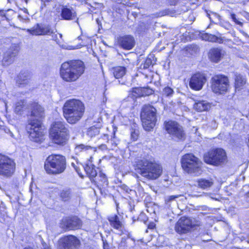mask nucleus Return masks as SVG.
<instances>
[{
  "label": "nucleus",
  "mask_w": 249,
  "mask_h": 249,
  "mask_svg": "<svg viewBox=\"0 0 249 249\" xmlns=\"http://www.w3.org/2000/svg\"><path fill=\"white\" fill-rule=\"evenodd\" d=\"M135 169L143 177L149 180L159 178L162 172V168L148 155L140 157L135 161Z\"/></svg>",
  "instance_id": "obj_1"
},
{
  "label": "nucleus",
  "mask_w": 249,
  "mask_h": 249,
  "mask_svg": "<svg viewBox=\"0 0 249 249\" xmlns=\"http://www.w3.org/2000/svg\"><path fill=\"white\" fill-rule=\"evenodd\" d=\"M29 108L31 114L26 129L30 138L37 141V139L42 135L41 119L45 116L44 109L37 103H32Z\"/></svg>",
  "instance_id": "obj_2"
},
{
  "label": "nucleus",
  "mask_w": 249,
  "mask_h": 249,
  "mask_svg": "<svg viewBox=\"0 0 249 249\" xmlns=\"http://www.w3.org/2000/svg\"><path fill=\"white\" fill-rule=\"evenodd\" d=\"M84 104L80 100L71 99L64 104L63 112L64 118L70 124H75L82 118L85 112Z\"/></svg>",
  "instance_id": "obj_3"
},
{
  "label": "nucleus",
  "mask_w": 249,
  "mask_h": 249,
  "mask_svg": "<svg viewBox=\"0 0 249 249\" xmlns=\"http://www.w3.org/2000/svg\"><path fill=\"white\" fill-rule=\"evenodd\" d=\"M68 125L64 121H56L51 125L50 129V137L55 144L65 145L70 138Z\"/></svg>",
  "instance_id": "obj_4"
},
{
  "label": "nucleus",
  "mask_w": 249,
  "mask_h": 249,
  "mask_svg": "<svg viewBox=\"0 0 249 249\" xmlns=\"http://www.w3.org/2000/svg\"><path fill=\"white\" fill-rule=\"evenodd\" d=\"M65 157L61 155L49 156L44 163V169L48 174L57 175L63 173L66 169Z\"/></svg>",
  "instance_id": "obj_5"
},
{
  "label": "nucleus",
  "mask_w": 249,
  "mask_h": 249,
  "mask_svg": "<svg viewBox=\"0 0 249 249\" xmlns=\"http://www.w3.org/2000/svg\"><path fill=\"white\" fill-rule=\"evenodd\" d=\"M85 65L83 61L70 60L62 64L60 69L61 78H79L85 71Z\"/></svg>",
  "instance_id": "obj_6"
},
{
  "label": "nucleus",
  "mask_w": 249,
  "mask_h": 249,
  "mask_svg": "<svg viewBox=\"0 0 249 249\" xmlns=\"http://www.w3.org/2000/svg\"><path fill=\"white\" fill-rule=\"evenodd\" d=\"M181 166L186 173L194 176L201 174V161L192 154H186L181 160Z\"/></svg>",
  "instance_id": "obj_7"
},
{
  "label": "nucleus",
  "mask_w": 249,
  "mask_h": 249,
  "mask_svg": "<svg viewBox=\"0 0 249 249\" xmlns=\"http://www.w3.org/2000/svg\"><path fill=\"white\" fill-rule=\"evenodd\" d=\"M157 110L150 105H145L142 109L141 118L142 126L146 131H150L155 125L157 121Z\"/></svg>",
  "instance_id": "obj_8"
},
{
  "label": "nucleus",
  "mask_w": 249,
  "mask_h": 249,
  "mask_svg": "<svg viewBox=\"0 0 249 249\" xmlns=\"http://www.w3.org/2000/svg\"><path fill=\"white\" fill-rule=\"evenodd\" d=\"M201 225V222L197 219L193 217H181L175 226L176 231L180 234L189 232L191 229Z\"/></svg>",
  "instance_id": "obj_9"
},
{
  "label": "nucleus",
  "mask_w": 249,
  "mask_h": 249,
  "mask_svg": "<svg viewBox=\"0 0 249 249\" xmlns=\"http://www.w3.org/2000/svg\"><path fill=\"white\" fill-rule=\"evenodd\" d=\"M204 161L214 165H218L224 163L226 160V153L224 150L218 148L208 152L204 155Z\"/></svg>",
  "instance_id": "obj_10"
},
{
  "label": "nucleus",
  "mask_w": 249,
  "mask_h": 249,
  "mask_svg": "<svg viewBox=\"0 0 249 249\" xmlns=\"http://www.w3.org/2000/svg\"><path fill=\"white\" fill-rule=\"evenodd\" d=\"M15 167L16 164L12 160L0 154V175L11 177L15 172Z\"/></svg>",
  "instance_id": "obj_11"
},
{
  "label": "nucleus",
  "mask_w": 249,
  "mask_h": 249,
  "mask_svg": "<svg viewBox=\"0 0 249 249\" xmlns=\"http://www.w3.org/2000/svg\"><path fill=\"white\" fill-rule=\"evenodd\" d=\"M164 128L168 134L179 140H183L185 134L183 127L177 122L173 121L165 122Z\"/></svg>",
  "instance_id": "obj_12"
},
{
  "label": "nucleus",
  "mask_w": 249,
  "mask_h": 249,
  "mask_svg": "<svg viewBox=\"0 0 249 249\" xmlns=\"http://www.w3.org/2000/svg\"><path fill=\"white\" fill-rule=\"evenodd\" d=\"M80 240L75 236L70 235L61 237L59 240V249H78Z\"/></svg>",
  "instance_id": "obj_13"
},
{
  "label": "nucleus",
  "mask_w": 249,
  "mask_h": 249,
  "mask_svg": "<svg viewBox=\"0 0 249 249\" xmlns=\"http://www.w3.org/2000/svg\"><path fill=\"white\" fill-rule=\"evenodd\" d=\"M31 34L35 36L51 35L53 38L56 37V35H54L55 31L51 26L45 24H37L30 29H28Z\"/></svg>",
  "instance_id": "obj_14"
},
{
  "label": "nucleus",
  "mask_w": 249,
  "mask_h": 249,
  "mask_svg": "<svg viewBox=\"0 0 249 249\" xmlns=\"http://www.w3.org/2000/svg\"><path fill=\"white\" fill-rule=\"evenodd\" d=\"M62 225L68 230H75L82 227V221L77 216H69L63 218Z\"/></svg>",
  "instance_id": "obj_15"
},
{
  "label": "nucleus",
  "mask_w": 249,
  "mask_h": 249,
  "mask_svg": "<svg viewBox=\"0 0 249 249\" xmlns=\"http://www.w3.org/2000/svg\"><path fill=\"white\" fill-rule=\"evenodd\" d=\"M212 89L216 93L223 94L227 89L228 79H212Z\"/></svg>",
  "instance_id": "obj_16"
},
{
  "label": "nucleus",
  "mask_w": 249,
  "mask_h": 249,
  "mask_svg": "<svg viewBox=\"0 0 249 249\" xmlns=\"http://www.w3.org/2000/svg\"><path fill=\"white\" fill-rule=\"evenodd\" d=\"M61 17L64 20H76V22L79 25L78 18L77 13L74 8L70 6L62 5L61 6Z\"/></svg>",
  "instance_id": "obj_17"
},
{
  "label": "nucleus",
  "mask_w": 249,
  "mask_h": 249,
  "mask_svg": "<svg viewBox=\"0 0 249 249\" xmlns=\"http://www.w3.org/2000/svg\"><path fill=\"white\" fill-rule=\"evenodd\" d=\"M118 43L121 48L129 50L134 47L135 39L132 36L125 35L118 38Z\"/></svg>",
  "instance_id": "obj_18"
},
{
  "label": "nucleus",
  "mask_w": 249,
  "mask_h": 249,
  "mask_svg": "<svg viewBox=\"0 0 249 249\" xmlns=\"http://www.w3.org/2000/svg\"><path fill=\"white\" fill-rule=\"evenodd\" d=\"M18 50L16 46H11L4 54L2 65L5 66L11 64L13 61L15 57L18 54Z\"/></svg>",
  "instance_id": "obj_19"
},
{
  "label": "nucleus",
  "mask_w": 249,
  "mask_h": 249,
  "mask_svg": "<svg viewBox=\"0 0 249 249\" xmlns=\"http://www.w3.org/2000/svg\"><path fill=\"white\" fill-rule=\"evenodd\" d=\"M225 52L220 48H213L208 53L209 59L213 62L218 63L224 57Z\"/></svg>",
  "instance_id": "obj_20"
},
{
  "label": "nucleus",
  "mask_w": 249,
  "mask_h": 249,
  "mask_svg": "<svg viewBox=\"0 0 249 249\" xmlns=\"http://www.w3.org/2000/svg\"><path fill=\"white\" fill-rule=\"evenodd\" d=\"M197 183L199 188L203 189H208L213 186L214 180L212 178H202L198 180Z\"/></svg>",
  "instance_id": "obj_21"
},
{
  "label": "nucleus",
  "mask_w": 249,
  "mask_h": 249,
  "mask_svg": "<svg viewBox=\"0 0 249 249\" xmlns=\"http://www.w3.org/2000/svg\"><path fill=\"white\" fill-rule=\"evenodd\" d=\"M206 79H190L189 85L191 88L195 90L202 89Z\"/></svg>",
  "instance_id": "obj_22"
},
{
  "label": "nucleus",
  "mask_w": 249,
  "mask_h": 249,
  "mask_svg": "<svg viewBox=\"0 0 249 249\" xmlns=\"http://www.w3.org/2000/svg\"><path fill=\"white\" fill-rule=\"evenodd\" d=\"M93 151V147L84 144L77 145L74 148V152L76 155H79L82 153H89Z\"/></svg>",
  "instance_id": "obj_23"
},
{
  "label": "nucleus",
  "mask_w": 249,
  "mask_h": 249,
  "mask_svg": "<svg viewBox=\"0 0 249 249\" xmlns=\"http://www.w3.org/2000/svg\"><path fill=\"white\" fill-rule=\"evenodd\" d=\"M83 168L90 179L95 178L97 176V172L95 169V166L91 163H87L84 166H83Z\"/></svg>",
  "instance_id": "obj_24"
},
{
  "label": "nucleus",
  "mask_w": 249,
  "mask_h": 249,
  "mask_svg": "<svg viewBox=\"0 0 249 249\" xmlns=\"http://www.w3.org/2000/svg\"><path fill=\"white\" fill-rule=\"evenodd\" d=\"M100 128L101 125L100 124L93 125L87 129L86 134L91 138L94 137L99 134Z\"/></svg>",
  "instance_id": "obj_25"
},
{
  "label": "nucleus",
  "mask_w": 249,
  "mask_h": 249,
  "mask_svg": "<svg viewBox=\"0 0 249 249\" xmlns=\"http://www.w3.org/2000/svg\"><path fill=\"white\" fill-rule=\"evenodd\" d=\"M108 221L110 224L114 228L119 230L122 227V223L119 220V217L116 215H113L108 218Z\"/></svg>",
  "instance_id": "obj_26"
},
{
  "label": "nucleus",
  "mask_w": 249,
  "mask_h": 249,
  "mask_svg": "<svg viewBox=\"0 0 249 249\" xmlns=\"http://www.w3.org/2000/svg\"><path fill=\"white\" fill-rule=\"evenodd\" d=\"M209 107V104L204 101L196 102L194 105V109L198 112L207 110Z\"/></svg>",
  "instance_id": "obj_27"
},
{
  "label": "nucleus",
  "mask_w": 249,
  "mask_h": 249,
  "mask_svg": "<svg viewBox=\"0 0 249 249\" xmlns=\"http://www.w3.org/2000/svg\"><path fill=\"white\" fill-rule=\"evenodd\" d=\"M112 73L115 78H122L126 73L125 67L118 66L112 69Z\"/></svg>",
  "instance_id": "obj_28"
},
{
  "label": "nucleus",
  "mask_w": 249,
  "mask_h": 249,
  "mask_svg": "<svg viewBox=\"0 0 249 249\" xmlns=\"http://www.w3.org/2000/svg\"><path fill=\"white\" fill-rule=\"evenodd\" d=\"M97 183L98 186L100 187L105 188L107 186L108 182L105 174L102 172L99 173Z\"/></svg>",
  "instance_id": "obj_29"
},
{
  "label": "nucleus",
  "mask_w": 249,
  "mask_h": 249,
  "mask_svg": "<svg viewBox=\"0 0 249 249\" xmlns=\"http://www.w3.org/2000/svg\"><path fill=\"white\" fill-rule=\"evenodd\" d=\"M136 99V96L132 93H130L123 100V104H126V105L128 107H133L135 102Z\"/></svg>",
  "instance_id": "obj_30"
},
{
  "label": "nucleus",
  "mask_w": 249,
  "mask_h": 249,
  "mask_svg": "<svg viewBox=\"0 0 249 249\" xmlns=\"http://www.w3.org/2000/svg\"><path fill=\"white\" fill-rule=\"evenodd\" d=\"M139 95L141 96H149L152 94L154 92L153 90L149 87L141 88L139 90Z\"/></svg>",
  "instance_id": "obj_31"
},
{
  "label": "nucleus",
  "mask_w": 249,
  "mask_h": 249,
  "mask_svg": "<svg viewBox=\"0 0 249 249\" xmlns=\"http://www.w3.org/2000/svg\"><path fill=\"white\" fill-rule=\"evenodd\" d=\"M60 196L63 201H67L71 197V191L70 190H63L61 192Z\"/></svg>",
  "instance_id": "obj_32"
},
{
  "label": "nucleus",
  "mask_w": 249,
  "mask_h": 249,
  "mask_svg": "<svg viewBox=\"0 0 249 249\" xmlns=\"http://www.w3.org/2000/svg\"><path fill=\"white\" fill-rule=\"evenodd\" d=\"M25 105L23 101H20L16 104L15 111L18 114H21Z\"/></svg>",
  "instance_id": "obj_33"
},
{
  "label": "nucleus",
  "mask_w": 249,
  "mask_h": 249,
  "mask_svg": "<svg viewBox=\"0 0 249 249\" xmlns=\"http://www.w3.org/2000/svg\"><path fill=\"white\" fill-rule=\"evenodd\" d=\"M209 36V41L212 42H217L219 43H223V39L221 37H218L215 35L210 34Z\"/></svg>",
  "instance_id": "obj_34"
},
{
  "label": "nucleus",
  "mask_w": 249,
  "mask_h": 249,
  "mask_svg": "<svg viewBox=\"0 0 249 249\" xmlns=\"http://www.w3.org/2000/svg\"><path fill=\"white\" fill-rule=\"evenodd\" d=\"M246 83L245 79H235V89H240Z\"/></svg>",
  "instance_id": "obj_35"
},
{
  "label": "nucleus",
  "mask_w": 249,
  "mask_h": 249,
  "mask_svg": "<svg viewBox=\"0 0 249 249\" xmlns=\"http://www.w3.org/2000/svg\"><path fill=\"white\" fill-rule=\"evenodd\" d=\"M152 64V59L150 57H148L146 59L144 62L142 63L140 67L141 69H147L149 68V67Z\"/></svg>",
  "instance_id": "obj_36"
},
{
  "label": "nucleus",
  "mask_w": 249,
  "mask_h": 249,
  "mask_svg": "<svg viewBox=\"0 0 249 249\" xmlns=\"http://www.w3.org/2000/svg\"><path fill=\"white\" fill-rule=\"evenodd\" d=\"M31 76V72L28 70H23L19 72L18 78H27Z\"/></svg>",
  "instance_id": "obj_37"
},
{
  "label": "nucleus",
  "mask_w": 249,
  "mask_h": 249,
  "mask_svg": "<svg viewBox=\"0 0 249 249\" xmlns=\"http://www.w3.org/2000/svg\"><path fill=\"white\" fill-rule=\"evenodd\" d=\"M131 138L133 141H135L138 139L139 136V131L137 130L132 128L130 131Z\"/></svg>",
  "instance_id": "obj_38"
},
{
  "label": "nucleus",
  "mask_w": 249,
  "mask_h": 249,
  "mask_svg": "<svg viewBox=\"0 0 249 249\" xmlns=\"http://www.w3.org/2000/svg\"><path fill=\"white\" fill-rule=\"evenodd\" d=\"M178 196H167L165 197V203L166 205H169V203L173 200H174L176 198H178Z\"/></svg>",
  "instance_id": "obj_39"
},
{
  "label": "nucleus",
  "mask_w": 249,
  "mask_h": 249,
  "mask_svg": "<svg viewBox=\"0 0 249 249\" xmlns=\"http://www.w3.org/2000/svg\"><path fill=\"white\" fill-rule=\"evenodd\" d=\"M231 17L232 18V19L233 20V21L236 24H238V25H240V26H243V23L242 22H241L240 21H239L238 19H237L236 16L234 14H233V13L231 14Z\"/></svg>",
  "instance_id": "obj_40"
},
{
  "label": "nucleus",
  "mask_w": 249,
  "mask_h": 249,
  "mask_svg": "<svg viewBox=\"0 0 249 249\" xmlns=\"http://www.w3.org/2000/svg\"><path fill=\"white\" fill-rule=\"evenodd\" d=\"M206 75L204 73L201 72H197L195 73V74H194L191 78H206Z\"/></svg>",
  "instance_id": "obj_41"
},
{
  "label": "nucleus",
  "mask_w": 249,
  "mask_h": 249,
  "mask_svg": "<svg viewBox=\"0 0 249 249\" xmlns=\"http://www.w3.org/2000/svg\"><path fill=\"white\" fill-rule=\"evenodd\" d=\"M78 163L76 161V163L74 162H71V165L72 167H73V168L75 169V171L78 173V174L81 176V173L80 172V169L79 167L78 166Z\"/></svg>",
  "instance_id": "obj_42"
},
{
  "label": "nucleus",
  "mask_w": 249,
  "mask_h": 249,
  "mask_svg": "<svg viewBox=\"0 0 249 249\" xmlns=\"http://www.w3.org/2000/svg\"><path fill=\"white\" fill-rule=\"evenodd\" d=\"M164 92L166 96H171L173 93V90L169 87H166L164 89Z\"/></svg>",
  "instance_id": "obj_43"
},
{
  "label": "nucleus",
  "mask_w": 249,
  "mask_h": 249,
  "mask_svg": "<svg viewBox=\"0 0 249 249\" xmlns=\"http://www.w3.org/2000/svg\"><path fill=\"white\" fill-rule=\"evenodd\" d=\"M27 79H18L16 81L17 84L18 85L19 87H22L24 86V84L26 82V80Z\"/></svg>",
  "instance_id": "obj_44"
},
{
  "label": "nucleus",
  "mask_w": 249,
  "mask_h": 249,
  "mask_svg": "<svg viewBox=\"0 0 249 249\" xmlns=\"http://www.w3.org/2000/svg\"><path fill=\"white\" fill-rule=\"evenodd\" d=\"M121 80H119V82L122 85H126L128 87L130 86L131 85L132 80L130 81H127L126 79H121Z\"/></svg>",
  "instance_id": "obj_45"
},
{
  "label": "nucleus",
  "mask_w": 249,
  "mask_h": 249,
  "mask_svg": "<svg viewBox=\"0 0 249 249\" xmlns=\"http://www.w3.org/2000/svg\"><path fill=\"white\" fill-rule=\"evenodd\" d=\"M210 35L208 33L203 34L201 36L202 39L209 41Z\"/></svg>",
  "instance_id": "obj_46"
},
{
  "label": "nucleus",
  "mask_w": 249,
  "mask_h": 249,
  "mask_svg": "<svg viewBox=\"0 0 249 249\" xmlns=\"http://www.w3.org/2000/svg\"><path fill=\"white\" fill-rule=\"evenodd\" d=\"M4 130L6 133L9 134V135L12 138H14V135L13 133H12V132H11V131L9 128H4Z\"/></svg>",
  "instance_id": "obj_47"
},
{
  "label": "nucleus",
  "mask_w": 249,
  "mask_h": 249,
  "mask_svg": "<svg viewBox=\"0 0 249 249\" xmlns=\"http://www.w3.org/2000/svg\"><path fill=\"white\" fill-rule=\"evenodd\" d=\"M42 245L43 249H51L49 246H48L46 243L44 241L42 242Z\"/></svg>",
  "instance_id": "obj_48"
},
{
  "label": "nucleus",
  "mask_w": 249,
  "mask_h": 249,
  "mask_svg": "<svg viewBox=\"0 0 249 249\" xmlns=\"http://www.w3.org/2000/svg\"><path fill=\"white\" fill-rule=\"evenodd\" d=\"M53 0H41V2L43 3L44 6L46 5V3H48L51 2Z\"/></svg>",
  "instance_id": "obj_49"
},
{
  "label": "nucleus",
  "mask_w": 249,
  "mask_h": 249,
  "mask_svg": "<svg viewBox=\"0 0 249 249\" xmlns=\"http://www.w3.org/2000/svg\"><path fill=\"white\" fill-rule=\"evenodd\" d=\"M216 78H228L227 76L223 75H217Z\"/></svg>",
  "instance_id": "obj_50"
},
{
  "label": "nucleus",
  "mask_w": 249,
  "mask_h": 249,
  "mask_svg": "<svg viewBox=\"0 0 249 249\" xmlns=\"http://www.w3.org/2000/svg\"><path fill=\"white\" fill-rule=\"evenodd\" d=\"M177 2V0H173V1H170V4L171 5H175Z\"/></svg>",
  "instance_id": "obj_51"
},
{
  "label": "nucleus",
  "mask_w": 249,
  "mask_h": 249,
  "mask_svg": "<svg viewBox=\"0 0 249 249\" xmlns=\"http://www.w3.org/2000/svg\"><path fill=\"white\" fill-rule=\"evenodd\" d=\"M65 79H66V81L70 82L74 81L76 79H74V80H72L73 79H71V78Z\"/></svg>",
  "instance_id": "obj_52"
},
{
  "label": "nucleus",
  "mask_w": 249,
  "mask_h": 249,
  "mask_svg": "<svg viewBox=\"0 0 249 249\" xmlns=\"http://www.w3.org/2000/svg\"><path fill=\"white\" fill-rule=\"evenodd\" d=\"M103 138L105 140H107V141H108V136L107 135H104V136H103Z\"/></svg>",
  "instance_id": "obj_53"
},
{
  "label": "nucleus",
  "mask_w": 249,
  "mask_h": 249,
  "mask_svg": "<svg viewBox=\"0 0 249 249\" xmlns=\"http://www.w3.org/2000/svg\"><path fill=\"white\" fill-rule=\"evenodd\" d=\"M100 148H102V149H106L107 148V147H106V145L105 144H102L100 146Z\"/></svg>",
  "instance_id": "obj_54"
},
{
  "label": "nucleus",
  "mask_w": 249,
  "mask_h": 249,
  "mask_svg": "<svg viewBox=\"0 0 249 249\" xmlns=\"http://www.w3.org/2000/svg\"><path fill=\"white\" fill-rule=\"evenodd\" d=\"M246 15H247V17L246 18L249 19V14L248 13H246Z\"/></svg>",
  "instance_id": "obj_55"
},
{
  "label": "nucleus",
  "mask_w": 249,
  "mask_h": 249,
  "mask_svg": "<svg viewBox=\"0 0 249 249\" xmlns=\"http://www.w3.org/2000/svg\"><path fill=\"white\" fill-rule=\"evenodd\" d=\"M27 11H28V10H27V9L24 8V12L25 13H27Z\"/></svg>",
  "instance_id": "obj_56"
},
{
  "label": "nucleus",
  "mask_w": 249,
  "mask_h": 249,
  "mask_svg": "<svg viewBox=\"0 0 249 249\" xmlns=\"http://www.w3.org/2000/svg\"><path fill=\"white\" fill-rule=\"evenodd\" d=\"M127 187L126 186H124V190H127Z\"/></svg>",
  "instance_id": "obj_57"
},
{
  "label": "nucleus",
  "mask_w": 249,
  "mask_h": 249,
  "mask_svg": "<svg viewBox=\"0 0 249 249\" xmlns=\"http://www.w3.org/2000/svg\"><path fill=\"white\" fill-rule=\"evenodd\" d=\"M24 249H33L31 248H30V247H26V248H25Z\"/></svg>",
  "instance_id": "obj_58"
},
{
  "label": "nucleus",
  "mask_w": 249,
  "mask_h": 249,
  "mask_svg": "<svg viewBox=\"0 0 249 249\" xmlns=\"http://www.w3.org/2000/svg\"><path fill=\"white\" fill-rule=\"evenodd\" d=\"M77 39H78V40H81V36H78V37H77Z\"/></svg>",
  "instance_id": "obj_59"
},
{
  "label": "nucleus",
  "mask_w": 249,
  "mask_h": 249,
  "mask_svg": "<svg viewBox=\"0 0 249 249\" xmlns=\"http://www.w3.org/2000/svg\"><path fill=\"white\" fill-rule=\"evenodd\" d=\"M162 15H163V14H162V15H160V14H159V15L157 16V17L161 16H162Z\"/></svg>",
  "instance_id": "obj_60"
},
{
  "label": "nucleus",
  "mask_w": 249,
  "mask_h": 249,
  "mask_svg": "<svg viewBox=\"0 0 249 249\" xmlns=\"http://www.w3.org/2000/svg\"><path fill=\"white\" fill-rule=\"evenodd\" d=\"M25 0L26 2H27V0Z\"/></svg>",
  "instance_id": "obj_61"
}]
</instances>
